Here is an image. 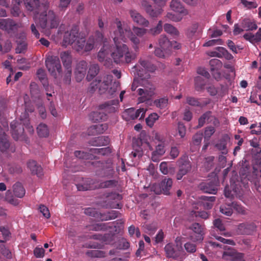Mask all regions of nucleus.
Returning a JSON list of instances; mask_svg holds the SVG:
<instances>
[{
  "label": "nucleus",
  "mask_w": 261,
  "mask_h": 261,
  "mask_svg": "<svg viewBox=\"0 0 261 261\" xmlns=\"http://www.w3.org/2000/svg\"><path fill=\"white\" fill-rule=\"evenodd\" d=\"M244 38L251 43L255 44L261 41V28L259 29L255 34L247 33L244 35Z\"/></svg>",
  "instance_id": "nucleus-21"
},
{
  "label": "nucleus",
  "mask_w": 261,
  "mask_h": 261,
  "mask_svg": "<svg viewBox=\"0 0 261 261\" xmlns=\"http://www.w3.org/2000/svg\"><path fill=\"white\" fill-rule=\"evenodd\" d=\"M37 130L39 136L40 137H46L48 135V129L45 124H40L37 127Z\"/></svg>",
  "instance_id": "nucleus-37"
},
{
  "label": "nucleus",
  "mask_w": 261,
  "mask_h": 261,
  "mask_svg": "<svg viewBox=\"0 0 261 261\" xmlns=\"http://www.w3.org/2000/svg\"><path fill=\"white\" fill-rule=\"evenodd\" d=\"M28 168L30 170L32 174H36L38 176L42 175V168L38 165L36 161H29L27 163Z\"/></svg>",
  "instance_id": "nucleus-24"
},
{
  "label": "nucleus",
  "mask_w": 261,
  "mask_h": 261,
  "mask_svg": "<svg viewBox=\"0 0 261 261\" xmlns=\"http://www.w3.org/2000/svg\"><path fill=\"white\" fill-rule=\"evenodd\" d=\"M211 117V112H208L204 113L198 120V127H202L204 124L206 122L208 121L209 119Z\"/></svg>",
  "instance_id": "nucleus-49"
},
{
  "label": "nucleus",
  "mask_w": 261,
  "mask_h": 261,
  "mask_svg": "<svg viewBox=\"0 0 261 261\" xmlns=\"http://www.w3.org/2000/svg\"><path fill=\"white\" fill-rule=\"evenodd\" d=\"M117 100H111L100 106L99 111L93 112L90 114V119L96 122L106 119V113H112L116 111Z\"/></svg>",
  "instance_id": "nucleus-9"
},
{
  "label": "nucleus",
  "mask_w": 261,
  "mask_h": 261,
  "mask_svg": "<svg viewBox=\"0 0 261 261\" xmlns=\"http://www.w3.org/2000/svg\"><path fill=\"white\" fill-rule=\"evenodd\" d=\"M163 30V22L159 20L157 25L148 30V33L153 36L157 35L161 33Z\"/></svg>",
  "instance_id": "nucleus-33"
},
{
  "label": "nucleus",
  "mask_w": 261,
  "mask_h": 261,
  "mask_svg": "<svg viewBox=\"0 0 261 261\" xmlns=\"http://www.w3.org/2000/svg\"><path fill=\"white\" fill-rule=\"evenodd\" d=\"M186 250L189 253H194L196 251V246L195 244L187 242L184 245Z\"/></svg>",
  "instance_id": "nucleus-60"
},
{
  "label": "nucleus",
  "mask_w": 261,
  "mask_h": 261,
  "mask_svg": "<svg viewBox=\"0 0 261 261\" xmlns=\"http://www.w3.org/2000/svg\"><path fill=\"white\" fill-rule=\"evenodd\" d=\"M172 186V180L171 178H165L161 182V188L163 193L165 195L169 194V190Z\"/></svg>",
  "instance_id": "nucleus-27"
},
{
  "label": "nucleus",
  "mask_w": 261,
  "mask_h": 261,
  "mask_svg": "<svg viewBox=\"0 0 261 261\" xmlns=\"http://www.w3.org/2000/svg\"><path fill=\"white\" fill-rule=\"evenodd\" d=\"M227 45L229 48L234 53H238V50L242 49L240 46L236 45L231 40L227 41Z\"/></svg>",
  "instance_id": "nucleus-56"
},
{
  "label": "nucleus",
  "mask_w": 261,
  "mask_h": 261,
  "mask_svg": "<svg viewBox=\"0 0 261 261\" xmlns=\"http://www.w3.org/2000/svg\"><path fill=\"white\" fill-rule=\"evenodd\" d=\"M90 151L92 153L102 155H108L111 153L110 149L109 147L91 148Z\"/></svg>",
  "instance_id": "nucleus-41"
},
{
  "label": "nucleus",
  "mask_w": 261,
  "mask_h": 261,
  "mask_svg": "<svg viewBox=\"0 0 261 261\" xmlns=\"http://www.w3.org/2000/svg\"><path fill=\"white\" fill-rule=\"evenodd\" d=\"M103 39L102 33L97 31L90 36L87 41L85 37L82 36H79L74 44L73 47L76 51L81 53L89 52L99 45Z\"/></svg>",
  "instance_id": "nucleus-6"
},
{
  "label": "nucleus",
  "mask_w": 261,
  "mask_h": 261,
  "mask_svg": "<svg viewBox=\"0 0 261 261\" xmlns=\"http://www.w3.org/2000/svg\"><path fill=\"white\" fill-rule=\"evenodd\" d=\"M72 70L71 67L67 68V71L65 74L63 82L66 85H69L71 82V76Z\"/></svg>",
  "instance_id": "nucleus-57"
},
{
  "label": "nucleus",
  "mask_w": 261,
  "mask_h": 261,
  "mask_svg": "<svg viewBox=\"0 0 261 261\" xmlns=\"http://www.w3.org/2000/svg\"><path fill=\"white\" fill-rule=\"evenodd\" d=\"M203 134L201 132L196 133L193 137L192 144L194 145H199L202 141Z\"/></svg>",
  "instance_id": "nucleus-54"
},
{
  "label": "nucleus",
  "mask_w": 261,
  "mask_h": 261,
  "mask_svg": "<svg viewBox=\"0 0 261 261\" xmlns=\"http://www.w3.org/2000/svg\"><path fill=\"white\" fill-rule=\"evenodd\" d=\"M45 250L42 247H36L34 250V255L37 258H42L44 256Z\"/></svg>",
  "instance_id": "nucleus-59"
},
{
  "label": "nucleus",
  "mask_w": 261,
  "mask_h": 261,
  "mask_svg": "<svg viewBox=\"0 0 261 261\" xmlns=\"http://www.w3.org/2000/svg\"><path fill=\"white\" fill-rule=\"evenodd\" d=\"M179 162V169L176 175V179L177 180L181 179L184 175L190 171L191 168L190 162L186 158L181 159Z\"/></svg>",
  "instance_id": "nucleus-16"
},
{
  "label": "nucleus",
  "mask_w": 261,
  "mask_h": 261,
  "mask_svg": "<svg viewBox=\"0 0 261 261\" xmlns=\"http://www.w3.org/2000/svg\"><path fill=\"white\" fill-rule=\"evenodd\" d=\"M164 30L166 33L173 36H177L179 35L178 30L169 23H165L164 25Z\"/></svg>",
  "instance_id": "nucleus-35"
},
{
  "label": "nucleus",
  "mask_w": 261,
  "mask_h": 261,
  "mask_svg": "<svg viewBox=\"0 0 261 261\" xmlns=\"http://www.w3.org/2000/svg\"><path fill=\"white\" fill-rule=\"evenodd\" d=\"M99 66L97 64H91L89 70L88 71V74L87 76V79L88 81H91L94 77L99 72Z\"/></svg>",
  "instance_id": "nucleus-29"
},
{
  "label": "nucleus",
  "mask_w": 261,
  "mask_h": 261,
  "mask_svg": "<svg viewBox=\"0 0 261 261\" xmlns=\"http://www.w3.org/2000/svg\"><path fill=\"white\" fill-rule=\"evenodd\" d=\"M158 115L155 113H153L149 115L146 119V122L148 126L152 127L155 122L159 119Z\"/></svg>",
  "instance_id": "nucleus-43"
},
{
  "label": "nucleus",
  "mask_w": 261,
  "mask_h": 261,
  "mask_svg": "<svg viewBox=\"0 0 261 261\" xmlns=\"http://www.w3.org/2000/svg\"><path fill=\"white\" fill-rule=\"evenodd\" d=\"M147 111L146 108H140L136 110L134 108L125 110L122 114L123 118L127 121L134 120L138 117L140 119H143Z\"/></svg>",
  "instance_id": "nucleus-12"
},
{
  "label": "nucleus",
  "mask_w": 261,
  "mask_h": 261,
  "mask_svg": "<svg viewBox=\"0 0 261 261\" xmlns=\"http://www.w3.org/2000/svg\"><path fill=\"white\" fill-rule=\"evenodd\" d=\"M171 9L174 12L186 15L188 14L187 11L183 7L178 0H172L170 4Z\"/></svg>",
  "instance_id": "nucleus-22"
},
{
  "label": "nucleus",
  "mask_w": 261,
  "mask_h": 261,
  "mask_svg": "<svg viewBox=\"0 0 261 261\" xmlns=\"http://www.w3.org/2000/svg\"><path fill=\"white\" fill-rule=\"evenodd\" d=\"M190 215L191 218L190 219V220H192L193 219L194 217H199L201 218L206 219H207L209 217V214L204 211L202 212H196V211H192L190 213Z\"/></svg>",
  "instance_id": "nucleus-42"
},
{
  "label": "nucleus",
  "mask_w": 261,
  "mask_h": 261,
  "mask_svg": "<svg viewBox=\"0 0 261 261\" xmlns=\"http://www.w3.org/2000/svg\"><path fill=\"white\" fill-rule=\"evenodd\" d=\"M231 188L232 189V192L229 190V187H226L224 190V194L227 198H232L234 194H237L238 191V188H234L233 184L230 185Z\"/></svg>",
  "instance_id": "nucleus-44"
},
{
  "label": "nucleus",
  "mask_w": 261,
  "mask_h": 261,
  "mask_svg": "<svg viewBox=\"0 0 261 261\" xmlns=\"http://www.w3.org/2000/svg\"><path fill=\"white\" fill-rule=\"evenodd\" d=\"M14 194L18 198H22L25 193V190L19 182H17L13 186Z\"/></svg>",
  "instance_id": "nucleus-30"
},
{
  "label": "nucleus",
  "mask_w": 261,
  "mask_h": 261,
  "mask_svg": "<svg viewBox=\"0 0 261 261\" xmlns=\"http://www.w3.org/2000/svg\"><path fill=\"white\" fill-rule=\"evenodd\" d=\"M184 16V15L180 14V13H178V14L175 15L172 13H168L165 17L170 20L177 22L181 20Z\"/></svg>",
  "instance_id": "nucleus-46"
},
{
  "label": "nucleus",
  "mask_w": 261,
  "mask_h": 261,
  "mask_svg": "<svg viewBox=\"0 0 261 261\" xmlns=\"http://www.w3.org/2000/svg\"><path fill=\"white\" fill-rule=\"evenodd\" d=\"M87 69V63L81 61L77 64L74 71L75 78L77 82H81L85 77Z\"/></svg>",
  "instance_id": "nucleus-17"
},
{
  "label": "nucleus",
  "mask_w": 261,
  "mask_h": 261,
  "mask_svg": "<svg viewBox=\"0 0 261 261\" xmlns=\"http://www.w3.org/2000/svg\"><path fill=\"white\" fill-rule=\"evenodd\" d=\"M252 134L258 135L261 133V123L252 124L250 125Z\"/></svg>",
  "instance_id": "nucleus-53"
},
{
  "label": "nucleus",
  "mask_w": 261,
  "mask_h": 261,
  "mask_svg": "<svg viewBox=\"0 0 261 261\" xmlns=\"http://www.w3.org/2000/svg\"><path fill=\"white\" fill-rule=\"evenodd\" d=\"M20 120L21 123H18L17 121H13L11 123V128L12 130V135L15 140H18L22 137L23 132L24 128L22 125L25 126L26 129L28 132L32 134L34 132V129L32 126L29 124V120L28 119V114L26 111L23 114V116H20Z\"/></svg>",
  "instance_id": "nucleus-8"
},
{
  "label": "nucleus",
  "mask_w": 261,
  "mask_h": 261,
  "mask_svg": "<svg viewBox=\"0 0 261 261\" xmlns=\"http://www.w3.org/2000/svg\"><path fill=\"white\" fill-rule=\"evenodd\" d=\"M116 185V181L114 180H107L104 182H102L99 185V187L101 188H106L112 187Z\"/></svg>",
  "instance_id": "nucleus-62"
},
{
  "label": "nucleus",
  "mask_w": 261,
  "mask_h": 261,
  "mask_svg": "<svg viewBox=\"0 0 261 261\" xmlns=\"http://www.w3.org/2000/svg\"><path fill=\"white\" fill-rule=\"evenodd\" d=\"M63 34V44L64 46L75 43L79 37V30L76 26L67 27L65 24H61L58 30L57 36L54 38L55 41L61 39Z\"/></svg>",
  "instance_id": "nucleus-7"
},
{
  "label": "nucleus",
  "mask_w": 261,
  "mask_h": 261,
  "mask_svg": "<svg viewBox=\"0 0 261 261\" xmlns=\"http://www.w3.org/2000/svg\"><path fill=\"white\" fill-rule=\"evenodd\" d=\"M177 132L180 138H183L185 137L186 134V128L182 123H178Z\"/></svg>",
  "instance_id": "nucleus-55"
},
{
  "label": "nucleus",
  "mask_w": 261,
  "mask_h": 261,
  "mask_svg": "<svg viewBox=\"0 0 261 261\" xmlns=\"http://www.w3.org/2000/svg\"><path fill=\"white\" fill-rule=\"evenodd\" d=\"M60 58L63 63L64 65L66 67H70L71 64V57L70 54L67 51L62 52L60 54Z\"/></svg>",
  "instance_id": "nucleus-34"
},
{
  "label": "nucleus",
  "mask_w": 261,
  "mask_h": 261,
  "mask_svg": "<svg viewBox=\"0 0 261 261\" xmlns=\"http://www.w3.org/2000/svg\"><path fill=\"white\" fill-rule=\"evenodd\" d=\"M22 3L28 11H34L39 15L38 23L46 35H50V30L59 25V19L53 10H48L47 2L40 4L39 0H12L11 13L13 16L16 17L19 15L21 12L20 6Z\"/></svg>",
  "instance_id": "nucleus-1"
},
{
  "label": "nucleus",
  "mask_w": 261,
  "mask_h": 261,
  "mask_svg": "<svg viewBox=\"0 0 261 261\" xmlns=\"http://www.w3.org/2000/svg\"><path fill=\"white\" fill-rule=\"evenodd\" d=\"M204 77L201 76H197L195 79V88L197 90L202 89L205 84Z\"/></svg>",
  "instance_id": "nucleus-40"
},
{
  "label": "nucleus",
  "mask_w": 261,
  "mask_h": 261,
  "mask_svg": "<svg viewBox=\"0 0 261 261\" xmlns=\"http://www.w3.org/2000/svg\"><path fill=\"white\" fill-rule=\"evenodd\" d=\"M210 65L211 70L213 71L217 70L222 67L221 62L217 59H213L210 60Z\"/></svg>",
  "instance_id": "nucleus-45"
},
{
  "label": "nucleus",
  "mask_w": 261,
  "mask_h": 261,
  "mask_svg": "<svg viewBox=\"0 0 261 261\" xmlns=\"http://www.w3.org/2000/svg\"><path fill=\"white\" fill-rule=\"evenodd\" d=\"M232 205H223L220 207V212L227 216H230L232 214Z\"/></svg>",
  "instance_id": "nucleus-52"
},
{
  "label": "nucleus",
  "mask_w": 261,
  "mask_h": 261,
  "mask_svg": "<svg viewBox=\"0 0 261 261\" xmlns=\"http://www.w3.org/2000/svg\"><path fill=\"white\" fill-rule=\"evenodd\" d=\"M160 170L165 175H172L175 171V168L171 164L166 162H163L160 164Z\"/></svg>",
  "instance_id": "nucleus-23"
},
{
  "label": "nucleus",
  "mask_w": 261,
  "mask_h": 261,
  "mask_svg": "<svg viewBox=\"0 0 261 261\" xmlns=\"http://www.w3.org/2000/svg\"><path fill=\"white\" fill-rule=\"evenodd\" d=\"M154 2L158 5L160 7L155 8L153 9L152 8L148 11V14L152 18H156L160 16L163 13V10L161 7L164 6L165 5L166 2L167 0H153Z\"/></svg>",
  "instance_id": "nucleus-19"
},
{
  "label": "nucleus",
  "mask_w": 261,
  "mask_h": 261,
  "mask_svg": "<svg viewBox=\"0 0 261 261\" xmlns=\"http://www.w3.org/2000/svg\"><path fill=\"white\" fill-rule=\"evenodd\" d=\"M156 67L149 61L140 59L138 64L131 69V73L134 76L132 85V91H135L138 87V94L139 102H143L149 100L154 95V87L149 82L150 73L153 72Z\"/></svg>",
  "instance_id": "nucleus-2"
},
{
  "label": "nucleus",
  "mask_w": 261,
  "mask_h": 261,
  "mask_svg": "<svg viewBox=\"0 0 261 261\" xmlns=\"http://www.w3.org/2000/svg\"><path fill=\"white\" fill-rule=\"evenodd\" d=\"M242 4L247 9L256 8L258 4L255 1H248L247 0H241Z\"/></svg>",
  "instance_id": "nucleus-51"
},
{
  "label": "nucleus",
  "mask_w": 261,
  "mask_h": 261,
  "mask_svg": "<svg viewBox=\"0 0 261 261\" xmlns=\"http://www.w3.org/2000/svg\"><path fill=\"white\" fill-rule=\"evenodd\" d=\"M119 87V83L114 82L112 83V76L107 75L101 77L98 76L91 84L89 87V91L92 93L96 90L100 94L108 93L111 95H113Z\"/></svg>",
  "instance_id": "nucleus-4"
},
{
  "label": "nucleus",
  "mask_w": 261,
  "mask_h": 261,
  "mask_svg": "<svg viewBox=\"0 0 261 261\" xmlns=\"http://www.w3.org/2000/svg\"><path fill=\"white\" fill-rule=\"evenodd\" d=\"M45 65L50 74L55 79L62 72L60 61L57 56H48L45 60Z\"/></svg>",
  "instance_id": "nucleus-10"
},
{
  "label": "nucleus",
  "mask_w": 261,
  "mask_h": 261,
  "mask_svg": "<svg viewBox=\"0 0 261 261\" xmlns=\"http://www.w3.org/2000/svg\"><path fill=\"white\" fill-rule=\"evenodd\" d=\"M242 27L245 31L256 30L257 25L254 21L250 19H245L242 21Z\"/></svg>",
  "instance_id": "nucleus-28"
},
{
  "label": "nucleus",
  "mask_w": 261,
  "mask_h": 261,
  "mask_svg": "<svg viewBox=\"0 0 261 261\" xmlns=\"http://www.w3.org/2000/svg\"><path fill=\"white\" fill-rule=\"evenodd\" d=\"M76 187L79 191H86L96 188L97 185H94V181L92 179L88 178L84 184L76 185Z\"/></svg>",
  "instance_id": "nucleus-25"
},
{
  "label": "nucleus",
  "mask_w": 261,
  "mask_h": 261,
  "mask_svg": "<svg viewBox=\"0 0 261 261\" xmlns=\"http://www.w3.org/2000/svg\"><path fill=\"white\" fill-rule=\"evenodd\" d=\"M160 47L164 50H168L171 45V42L165 35H161L159 41Z\"/></svg>",
  "instance_id": "nucleus-31"
},
{
  "label": "nucleus",
  "mask_w": 261,
  "mask_h": 261,
  "mask_svg": "<svg viewBox=\"0 0 261 261\" xmlns=\"http://www.w3.org/2000/svg\"><path fill=\"white\" fill-rule=\"evenodd\" d=\"M103 45L97 54V58L99 62L103 63L107 67H110L112 64L110 58L112 53V46L106 39H103Z\"/></svg>",
  "instance_id": "nucleus-11"
},
{
  "label": "nucleus",
  "mask_w": 261,
  "mask_h": 261,
  "mask_svg": "<svg viewBox=\"0 0 261 261\" xmlns=\"http://www.w3.org/2000/svg\"><path fill=\"white\" fill-rule=\"evenodd\" d=\"M114 23L117 27V30L114 31L113 34H111L113 39L116 41L118 37L122 41L126 42L128 39L134 49L137 50L140 43L139 37L144 36L148 33V30L144 28L133 26L132 30L128 22L120 21L118 18L115 20Z\"/></svg>",
  "instance_id": "nucleus-3"
},
{
  "label": "nucleus",
  "mask_w": 261,
  "mask_h": 261,
  "mask_svg": "<svg viewBox=\"0 0 261 261\" xmlns=\"http://www.w3.org/2000/svg\"><path fill=\"white\" fill-rule=\"evenodd\" d=\"M154 54L155 56L160 58H165L168 54V50H164L162 48H157L155 49Z\"/></svg>",
  "instance_id": "nucleus-58"
},
{
  "label": "nucleus",
  "mask_w": 261,
  "mask_h": 261,
  "mask_svg": "<svg viewBox=\"0 0 261 261\" xmlns=\"http://www.w3.org/2000/svg\"><path fill=\"white\" fill-rule=\"evenodd\" d=\"M17 27L18 25L12 19H0V29L8 33H11L12 31L16 30Z\"/></svg>",
  "instance_id": "nucleus-18"
},
{
  "label": "nucleus",
  "mask_w": 261,
  "mask_h": 261,
  "mask_svg": "<svg viewBox=\"0 0 261 261\" xmlns=\"http://www.w3.org/2000/svg\"><path fill=\"white\" fill-rule=\"evenodd\" d=\"M166 143H159L156 146L155 150L152 152L151 160L154 162L160 160V158L166 152L165 147Z\"/></svg>",
  "instance_id": "nucleus-20"
},
{
  "label": "nucleus",
  "mask_w": 261,
  "mask_h": 261,
  "mask_svg": "<svg viewBox=\"0 0 261 261\" xmlns=\"http://www.w3.org/2000/svg\"><path fill=\"white\" fill-rule=\"evenodd\" d=\"M215 129L213 126H208L205 128L204 132V139H209L210 137L214 134Z\"/></svg>",
  "instance_id": "nucleus-61"
},
{
  "label": "nucleus",
  "mask_w": 261,
  "mask_h": 261,
  "mask_svg": "<svg viewBox=\"0 0 261 261\" xmlns=\"http://www.w3.org/2000/svg\"><path fill=\"white\" fill-rule=\"evenodd\" d=\"M165 251L168 257L177 258L184 253L180 243L176 242V245L168 243L165 247Z\"/></svg>",
  "instance_id": "nucleus-13"
},
{
  "label": "nucleus",
  "mask_w": 261,
  "mask_h": 261,
  "mask_svg": "<svg viewBox=\"0 0 261 261\" xmlns=\"http://www.w3.org/2000/svg\"><path fill=\"white\" fill-rule=\"evenodd\" d=\"M128 13L133 22L136 24L144 27L149 26V21L137 10L133 9H130L128 11Z\"/></svg>",
  "instance_id": "nucleus-14"
},
{
  "label": "nucleus",
  "mask_w": 261,
  "mask_h": 261,
  "mask_svg": "<svg viewBox=\"0 0 261 261\" xmlns=\"http://www.w3.org/2000/svg\"><path fill=\"white\" fill-rule=\"evenodd\" d=\"M39 211L46 218H49L50 216L48 208L44 205H41L39 207Z\"/></svg>",
  "instance_id": "nucleus-63"
},
{
  "label": "nucleus",
  "mask_w": 261,
  "mask_h": 261,
  "mask_svg": "<svg viewBox=\"0 0 261 261\" xmlns=\"http://www.w3.org/2000/svg\"><path fill=\"white\" fill-rule=\"evenodd\" d=\"M201 189L205 193L216 194L217 191V186L214 184L208 183L201 186Z\"/></svg>",
  "instance_id": "nucleus-32"
},
{
  "label": "nucleus",
  "mask_w": 261,
  "mask_h": 261,
  "mask_svg": "<svg viewBox=\"0 0 261 261\" xmlns=\"http://www.w3.org/2000/svg\"><path fill=\"white\" fill-rule=\"evenodd\" d=\"M168 103V99L166 97L160 98L154 101V105L160 109L166 108Z\"/></svg>",
  "instance_id": "nucleus-38"
},
{
  "label": "nucleus",
  "mask_w": 261,
  "mask_h": 261,
  "mask_svg": "<svg viewBox=\"0 0 261 261\" xmlns=\"http://www.w3.org/2000/svg\"><path fill=\"white\" fill-rule=\"evenodd\" d=\"M232 207L238 213L240 214L244 215L247 214V209L241 204L237 203H232Z\"/></svg>",
  "instance_id": "nucleus-47"
},
{
  "label": "nucleus",
  "mask_w": 261,
  "mask_h": 261,
  "mask_svg": "<svg viewBox=\"0 0 261 261\" xmlns=\"http://www.w3.org/2000/svg\"><path fill=\"white\" fill-rule=\"evenodd\" d=\"M108 128V125L106 123L96 124L91 126L89 128V133L92 135L102 134Z\"/></svg>",
  "instance_id": "nucleus-26"
},
{
  "label": "nucleus",
  "mask_w": 261,
  "mask_h": 261,
  "mask_svg": "<svg viewBox=\"0 0 261 261\" xmlns=\"http://www.w3.org/2000/svg\"><path fill=\"white\" fill-rule=\"evenodd\" d=\"M152 138L155 141V143H166L164 137L158 133H154L153 135Z\"/></svg>",
  "instance_id": "nucleus-64"
},
{
  "label": "nucleus",
  "mask_w": 261,
  "mask_h": 261,
  "mask_svg": "<svg viewBox=\"0 0 261 261\" xmlns=\"http://www.w3.org/2000/svg\"><path fill=\"white\" fill-rule=\"evenodd\" d=\"M117 217V213L115 211L109 212L107 214L102 216L100 218L102 221H107L115 219Z\"/></svg>",
  "instance_id": "nucleus-50"
},
{
  "label": "nucleus",
  "mask_w": 261,
  "mask_h": 261,
  "mask_svg": "<svg viewBox=\"0 0 261 261\" xmlns=\"http://www.w3.org/2000/svg\"><path fill=\"white\" fill-rule=\"evenodd\" d=\"M215 147L219 150L221 151L223 154H226L228 152L227 149H226V144L223 140L220 141L215 145Z\"/></svg>",
  "instance_id": "nucleus-48"
},
{
  "label": "nucleus",
  "mask_w": 261,
  "mask_h": 261,
  "mask_svg": "<svg viewBox=\"0 0 261 261\" xmlns=\"http://www.w3.org/2000/svg\"><path fill=\"white\" fill-rule=\"evenodd\" d=\"M109 142V140L108 137L105 136H100L95 139L93 145L96 146H103L107 145Z\"/></svg>",
  "instance_id": "nucleus-39"
},
{
  "label": "nucleus",
  "mask_w": 261,
  "mask_h": 261,
  "mask_svg": "<svg viewBox=\"0 0 261 261\" xmlns=\"http://www.w3.org/2000/svg\"><path fill=\"white\" fill-rule=\"evenodd\" d=\"M201 198L204 200L203 205L205 208L210 209L213 206V202L215 201V197L214 196H201Z\"/></svg>",
  "instance_id": "nucleus-36"
},
{
  "label": "nucleus",
  "mask_w": 261,
  "mask_h": 261,
  "mask_svg": "<svg viewBox=\"0 0 261 261\" xmlns=\"http://www.w3.org/2000/svg\"><path fill=\"white\" fill-rule=\"evenodd\" d=\"M191 229L193 231L191 239L194 242H201L203 239V228L199 224L195 223L192 224Z\"/></svg>",
  "instance_id": "nucleus-15"
},
{
  "label": "nucleus",
  "mask_w": 261,
  "mask_h": 261,
  "mask_svg": "<svg viewBox=\"0 0 261 261\" xmlns=\"http://www.w3.org/2000/svg\"><path fill=\"white\" fill-rule=\"evenodd\" d=\"M115 46L112 49L111 57L116 63H129L137 58L136 53L130 50L128 47L118 37L117 40H113Z\"/></svg>",
  "instance_id": "nucleus-5"
}]
</instances>
